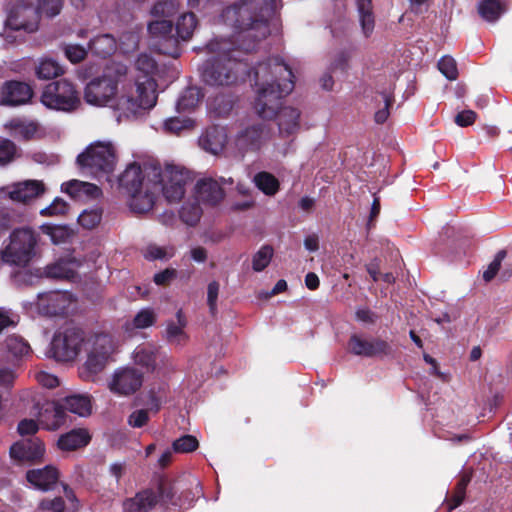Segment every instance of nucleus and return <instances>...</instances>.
<instances>
[{"label": "nucleus", "mask_w": 512, "mask_h": 512, "mask_svg": "<svg viewBox=\"0 0 512 512\" xmlns=\"http://www.w3.org/2000/svg\"><path fill=\"white\" fill-rule=\"evenodd\" d=\"M258 96L255 109L263 119L277 118L282 136L294 134L299 129L300 112L293 107H280L281 98L294 87L291 69L279 57L270 58L254 68Z\"/></svg>", "instance_id": "1"}, {"label": "nucleus", "mask_w": 512, "mask_h": 512, "mask_svg": "<svg viewBox=\"0 0 512 512\" xmlns=\"http://www.w3.org/2000/svg\"><path fill=\"white\" fill-rule=\"evenodd\" d=\"M274 0H250L234 4L223 11L226 23L236 30L232 51L252 52L270 33L268 21L274 14Z\"/></svg>", "instance_id": "2"}, {"label": "nucleus", "mask_w": 512, "mask_h": 512, "mask_svg": "<svg viewBox=\"0 0 512 512\" xmlns=\"http://www.w3.org/2000/svg\"><path fill=\"white\" fill-rule=\"evenodd\" d=\"M135 66L145 76L143 80H136L134 90L125 92L117 99L114 108L119 112L118 120L121 117L137 116L143 111L153 108L157 101V85L155 80L149 76L156 69L155 60L147 54H141L138 56Z\"/></svg>", "instance_id": "3"}, {"label": "nucleus", "mask_w": 512, "mask_h": 512, "mask_svg": "<svg viewBox=\"0 0 512 512\" xmlns=\"http://www.w3.org/2000/svg\"><path fill=\"white\" fill-rule=\"evenodd\" d=\"M227 43L209 44L211 51L218 54L204 64L203 81L210 86H232L248 73L247 64L238 60L235 51L226 48Z\"/></svg>", "instance_id": "4"}, {"label": "nucleus", "mask_w": 512, "mask_h": 512, "mask_svg": "<svg viewBox=\"0 0 512 512\" xmlns=\"http://www.w3.org/2000/svg\"><path fill=\"white\" fill-rule=\"evenodd\" d=\"M128 67L120 62L108 64L101 76L91 79L84 89L85 101L93 106L112 105L118 92V85L126 81Z\"/></svg>", "instance_id": "5"}, {"label": "nucleus", "mask_w": 512, "mask_h": 512, "mask_svg": "<svg viewBox=\"0 0 512 512\" xmlns=\"http://www.w3.org/2000/svg\"><path fill=\"white\" fill-rule=\"evenodd\" d=\"M62 0H21L11 9L5 20V31H21L32 33L38 28L40 13L54 17L60 13Z\"/></svg>", "instance_id": "6"}, {"label": "nucleus", "mask_w": 512, "mask_h": 512, "mask_svg": "<svg viewBox=\"0 0 512 512\" xmlns=\"http://www.w3.org/2000/svg\"><path fill=\"white\" fill-rule=\"evenodd\" d=\"M40 234L31 227L12 230L7 244L1 249L6 264L24 268L40 253Z\"/></svg>", "instance_id": "7"}, {"label": "nucleus", "mask_w": 512, "mask_h": 512, "mask_svg": "<svg viewBox=\"0 0 512 512\" xmlns=\"http://www.w3.org/2000/svg\"><path fill=\"white\" fill-rule=\"evenodd\" d=\"M117 162L116 149L111 142L97 141L92 143L77 157L81 168L91 174H109L113 172Z\"/></svg>", "instance_id": "8"}, {"label": "nucleus", "mask_w": 512, "mask_h": 512, "mask_svg": "<svg viewBox=\"0 0 512 512\" xmlns=\"http://www.w3.org/2000/svg\"><path fill=\"white\" fill-rule=\"evenodd\" d=\"M153 184L159 185V192L162 191L169 203L179 202L186 191V185L191 181L189 172L174 165H168L164 170L152 167Z\"/></svg>", "instance_id": "9"}, {"label": "nucleus", "mask_w": 512, "mask_h": 512, "mask_svg": "<svg viewBox=\"0 0 512 512\" xmlns=\"http://www.w3.org/2000/svg\"><path fill=\"white\" fill-rule=\"evenodd\" d=\"M41 102L49 109L64 112L75 111L81 105L75 85L67 79L47 84L42 92Z\"/></svg>", "instance_id": "10"}, {"label": "nucleus", "mask_w": 512, "mask_h": 512, "mask_svg": "<svg viewBox=\"0 0 512 512\" xmlns=\"http://www.w3.org/2000/svg\"><path fill=\"white\" fill-rule=\"evenodd\" d=\"M85 347L88 352L85 368L90 374L97 375L106 367L116 344L109 333L94 332L89 333Z\"/></svg>", "instance_id": "11"}, {"label": "nucleus", "mask_w": 512, "mask_h": 512, "mask_svg": "<svg viewBox=\"0 0 512 512\" xmlns=\"http://www.w3.org/2000/svg\"><path fill=\"white\" fill-rule=\"evenodd\" d=\"M87 335L77 327L57 331L50 344V352L57 361H72L80 353L81 346H86Z\"/></svg>", "instance_id": "12"}, {"label": "nucleus", "mask_w": 512, "mask_h": 512, "mask_svg": "<svg viewBox=\"0 0 512 512\" xmlns=\"http://www.w3.org/2000/svg\"><path fill=\"white\" fill-rule=\"evenodd\" d=\"M350 351L358 356L367 358L394 357L395 350L392 345L379 337L364 338L353 334L348 343Z\"/></svg>", "instance_id": "13"}, {"label": "nucleus", "mask_w": 512, "mask_h": 512, "mask_svg": "<svg viewBox=\"0 0 512 512\" xmlns=\"http://www.w3.org/2000/svg\"><path fill=\"white\" fill-rule=\"evenodd\" d=\"M37 309L42 317H67L75 309V302L68 293L39 294Z\"/></svg>", "instance_id": "14"}, {"label": "nucleus", "mask_w": 512, "mask_h": 512, "mask_svg": "<svg viewBox=\"0 0 512 512\" xmlns=\"http://www.w3.org/2000/svg\"><path fill=\"white\" fill-rule=\"evenodd\" d=\"M150 35L158 42L154 43L160 53L177 58L180 55L178 37L173 34L171 20H154L148 24Z\"/></svg>", "instance_id": "15"}, {"label": "nucleus", "mask_w": 512, "mask_h": 512, "mask_svg": "<svg viewBox=\"0 0 512 512\" xmlns=\"http://www.w3.org/2000/svg\"><path fill=\"white\" fill-rule=\"evenodd\" d=\"M181 488H183V480L159 477L154 489L156 505H160L169 512H180L181 504L177 501H179L178 492Z\"/></svg>", "instance_id": "16"}, {"label": "nucleus", "mask_w": 512, "mask_h": 512, "mask_svg": "<svg viewBox=\"0 0 512 512\" xmlns=\"http://www.w3.org/2000/svg\"><path fill=\"white\" fill-rule=\"evenodd\" d=\"M9 453L18 462H36L44 456L45 446L39 438H27L14 443Z\"/></svg>", "instance_id": "17"}, {"label": "nucleus", "mask_w": 512, "mask_h": 512, "mask_svg": "<svg viewBox=\"0 0 512 512\" xmlns=\"http://www.w3.org/2000/svg\"><path fill=\"white\" fill-rule=\"evenodd\" d=\"M67 414L62 403L57 401H46L38 411V422L41 427L48 431H55L66 423Z\"/></svg>", "instance_id": "18"}, {"label": "nucleus", "mask_w": 512, "mask_h": 512, "mask_svg": "<svg viewBox=\"0 0 512 512\" xmlns=\"http://www.w3.org/2000/svg\"><path fill=\"white\" fill-rule=\"evenodd\" d=\"M143 383V374L135 368H125L116 372L110 389L119 395H131L135 393Z\"/></svg>", "instance_id": "19"}, {"label": "nucleus", "mask_w": 512, "mask_h": 512, "mask_svg": "<svg viewBox=\"0 0 512 512\" xmlns=\"http://www.w3.org/2000/svg\"><path fill=\"white\" fill-rule=\"evenodd\" d=\"M33 95L31 87L23 82H6L0 89V103L18 106L27 103Z\"/></svg>", "instance_id": "20"}, {"label": "nucleus", "mask_w": 512, "mask_h": 512, "mask_svg": "<svg viewBox=\"0 0 512 512\" xmlns=\"http://www.w3.org/2000/svg\"><path fill=\"white\" fill-rule=\"evenodd\" d=\"M159 192L158 184L147 182L145 187L129 192V206L135 213L144 214L149 212L155 203V195Z\"/></svg>", "instance_id": "21"}, {"label": "nucleus", "mask_w": 512, "mask_h": 512, "mask_svg": "<svg viewBox=\"0 0 512 512\" xmlns=\"http://www.w3.org/2000/svg\"><path fill=\"white\" fill-rule=\"evenodd\" d=\"M147 182L150 185L153 184L152 168L149 172L143 174L140 165L137 163L129 164L119 177V184L127 193L145 187Z\"/></svg>", "instance_id": "22"}, {"label": "nucleus", "mask_w": 512, "mask_h": 512, "mask_svg": "<svg viewBox=\"0 0 512 512\" xmlns=\"http://www.w3.org/2000/svg\"><path fill=\"white\" fill-rule=\"evenodd\" d=\"M25 477L34 488L49 491L57 484L59 471L53 465H46L43 468L28 470Z\"/></svg>", "instance_id": "23"}, {"label": "nucleus", "mask_w": 512, "mask_h": 512, "mask_svg": "<svg viewBox=\"0 0 512 512\" xmlns=\"http://www.w3.org/2000/svg\"><path fill=\"white\" fill-rule=\"evenodd\" d=\"M195 192L199 201L215 206L225 197L221 184L212 178H203L197 181Z\"/></svg>", "instance_id": "24"}, {"label": "nucleus", "mask_w": 512, "mask_h": 512, "mask_svg": "<svg viewBox=\"0 0 512 512\" xmlns=\"http://www.w3.org/2000/svg\"><path fill=\"white\" fill-rule=\"evenodd\" d=\"M227 136L224 128L212 126L199 137V146L213 155L219 154L225 147Z\"/></svg>", "instance_id": "25"}, {"label": "nucleus", "mask_w": 512, "mask_h": 512, "mask_svg": "<svg viewBox=\"0 0 512 512\" xmlns=\"http://www.w3.org/2000/svg\"><path fill=\"white\" fill-rule=\"evenodd\" d=\"M267 136L268 130L265 124H253L238 135L237 145L241 149H258Z\"/></svg>", "instance_id": "26"}, {"label": "nucleus", "mask_w": 512, "mask_h": 512, "mask_svg": "<svg viewBox=\"0 0 512 512\" xmlns=\"http://www.w3.org/2000/svg\"><path fill=\"white\" fill-rule=\"evenodd\" d=\"M44 192V184L37 180L17 183L9 192V197L16 202L27 203Z\"/></svg>", "instance_id": "27"}, {"label": "nucleus", "mask_w": 512, "mask_h": 512, "mask_svg": "<svg viewBox=\"0 0 512 512\" xmlns=\"http://www.w3.org/2000/svg\"><path fill=\"white\" fill-rule=\"evenodd\" d=\"M156 506L155 492L153 488L143 489L128 498L123 503L125 512H149Z\"/></svg>", "instance_id": "28"}, {"label": "nucleus", "mask_w": 512, "mask_h": 512, "mask_svg": "<svg viewBox=\"0 0 512 512\" xmlns=\"http://www.w3.org/2000/svg\"><path fill=\"white\" fill-rule=\"evenodd\" d=\"M91 441V435L85 428H76L62 434L57 445L62 451H74L87 446Z\"/></svg>", "instance_id": "29"}, {"label": "nucleus", "mask_w": 512, "mask_h": 512, "mask_svg": "<svg viewBox=\"0 0 512 512\" xmlns=\"http://www.w3.org/2000/svg\"><path fill=\"white\" fill-rule=\"evenodd\" d=\"M65 413L67 411L80 417H87L92 412L91 399L87 395H70L63 399L62 403Z\"/></svg>", "instance_id": "30"}, {"label": "nucleus", "mask_w": 512, "mask_h": 512, "mask_svg": "<svg viewBox=\"0 0 512 512\" xmlns=\"http://www.w3.org/2000/svg\"><path fill=\"white\" fill-rule=\"evenodd\" d=\"M471 479V472H465L460 476L451 496L447 498L446 505L448 512L453 511L463 503L466 496V489L469 483L471 482Z\"/></svg>", "instance_id": "31"}, {"label": "nucleus", "mask_w": 512, "mask_h": 512, "mask_svg": "<svg viewBox=\"0 0 512 512\" xmlns=\"http://www.w3.org/2000/svg\"><path fill=\"white\" fill-rule=\"evenodd\" d=\"M89 48L95 55L106 58L116 51V40L110 34H103L91 40Z\"/></svg>", "instance_id": "32"}, {"label": "nucleus", "mask_w": 512, "mask_h": 512, "mask_svg": "<svg viewBox=\"0 0 512 512\" xmlns=\"http://www.w3.org/2000/svg\"><path fill=\"white\" fill-rule=\"evenodd\" d=\"M505 10V4L501 0H482L478 4V13L488 22L497 21Z\"/></svg>", "instance_id": "33"}, {"label": "nucleus", "mask_w": 512, "mask_h": 512, "mask_svg": "<svg viewBox=\"0 0 512 512\" xmlns=\"http://www.w3.org/2000/svg\"><path fill=\"white\" fill-rule=\"evenodd\" d=\"M35 74L39 79L49 80L64 74V69L54 59L45 57L39 60Z\"/></svg>", "instance_id": "34"}, {"label": "nucleus", "mask_w": 512, "mask_h": 512, "mask_svg": "<svg viewBox=\"0 0 512 512\" xmlns=\"http://www.w3.org/2000/svg\"><path fill=\"white\" fill-rule=\"evenodd\" d=\"M178 12V3L174 0L156 2L151 8L150 14L155 20H171Z\"/></svg>", "instance_id": "35"}, {"label": "nucleus", "mask_w": 512, "mask_h": 512, "mask_svg": "<svg viewBox=\"0 0 512 512\" xmlns=\"http://www.w3.org/2000/svg\"><path fill=\"white\" fill-rule=\"evenodd\" d=\"M357 8L363 32L366 36H368L374 29L372 0H357Z\"/></svg>", "instance_id": "36"}, {"label": "nucleus", "mask_w": 512, "mask_h": 512, "mask_svg": "<svg viewBox=\"0 0 512 512\" xmlns=\"http://www.w3.org/2000/svg\"><path fill=\"white\" fill-rule=\"evenodd\" d=\"M197 20L193 13L183 14L177 21L176 24V37L183 41L189 40L196 28Z\"/></svg>", "instance_id": "37"}, {"label": "nucleus", "mask_w": 512, "mask_h": 512, "mask_svg": "<svg viewBox=\"0 0 512 512\" xmlns=\"http://www.w3.org/2000/svg\"><path fill=\"white\" fill-rule=\"evenodd\" d=\"M193 486L195 487V489H198L200 488V483L196 479L189 481V483L183 480V488H181L180 491L178 492V502H180L181 504V511L190 508L193 502L198 497L200 491L193 492Z\"/></svg>", "instance_id": "38"}, {"label": "nucleus", "mask_w": 512, "mask_h": 512, "mask_svg": "<svg viewBox=\"0 0 512 512\" xmlns=\"http://www.w3.org/2000/svg\"><path fill=\"white\" fill-rule=\"evenodd\" d=\"M254 183L266 195H274L279 189V182L268 172H259L254 176Z\"/></svg>", "instance_id": "39"}, {"label": "nucleus", "mask_w": 512, "mask_h": 512, "mask_svg": "<svg viewBox=\"0 0 512 512\" xmlns=\"http://www.w3.org/2000/svg\"><path fill=\"white\" fill-rule=\"evenodd\" d=\"M5 343L8 352L15 357H24L31 353V347L29 343L21 336L11 335L7 337Z\"/></svg>", "instance_id": "40"}, {"label": "nucleus", "mask_w": 512, "mask_h": 512, "mask_svg": "<svg viewBox=\"0 0 512 512\" xmlns=\"http://www.w3.org/2000/svg\"><path fill=\"white\" fill-rule=\"evenodd\" d=\"M202 97L203 95L200 93L199 88L189 87L180 96L177 102V109L181 111L193 109L197 106Z\"/></svg>", "instance_id": "41"}, {"label": "nucleus", "mask_w": 512, "mask_h": 512, "mask_svg": "<svg viewBox=\"0 0 512 512\" xmlns=\"http://www.w3.org/2000/svg\"><path fill=\"white\" fill-rule=\"evenodd\" d=\"M186 322H169L166 329V339L172 345L184 344L187 335L184 332Z\"/></svg>", "instance_id": "42"}, {"label": "nucleus", "mask_w": 512, "mask_h": 512, "mask_svg": "<svg viewBox=\"0 0 512 512\" xmlns=\"http://www.w3.org/2000/svg\"><path fill=\"white\" fill-rule=\"evenodd\" d=\"M134 360L136 364L145 367L147 370H153L156 365V354L150 348L138 346L134 352Z\"/></svg>", "instance_id": "43"}, {"label": "nucleus", "mask_w": 512, "mask_h": 512, "mask_svg": "<svg viewBox=\"0 0 512 512\" xmlns=\"http://www.w3.org/2000/svg\"><path fill=\"white\" fill-rule=\"evenodd\" d=\"M201 214L202 209L198 203L186 204L180 210L181 220L189 226H195L199 222Z\"/></svg>", "instance_id": "44"}, {"label": "nucleus", "mask_w": 512, "mask_h": 512, "mask_svg": "<svg viewBox=\"0 0 512 512\" xmlns=\"http://www.w3.org/2000/svg\"><path fill=\"white\" fill-rule=\"evenodd\" d=\"M273 256V249L265 245L257 251L252 259V268L256 272L264 270L270 263Z\"/></svg>", "instance_id": "45"}, {"label": "nucleus", "mask_w": 512, "mask_h": 512, "mask_svg": "<svg viewBox=\"0 0 512 512\" xmlns=\"http://www.w3.org/2000/svg\"><path fill=\"white\" fill-rule=\"evenodd\" d=\"M198 447L199 442L197 438L190 434L183 435L172 443V448L177 453H190Z\"/></svg>", "instance_id": "46"}, {"label": "nucleus", "mask_w": 512, "mask_h": 512, "mask_svg": "<svg viewBox=\"0 0 512 512\" xmlns=\"http://www.w3.org/2000/svg\"><path fill=\"white\" fill-rule=\"evenodd\" d=\"M102 219V210L101 209H90L84 210L78 216V223L85 229H93L95 228Z\"/></svg>", "instance_id": "47"}, {"label": "nucleus", "mask_w": 512, "mask_h": 512, "mask_svg": "<svg viewBox=\"0 0 512 512\" xmlns=\"http://www.w3.org/2000/svg\"><path fill=\"white\" fill-rule=\"evenodd\" d=\"M43 232L50 235L55 244L65 242L71 235V230L66 226L43 225Z\"/></svg>", "instance_id": "48"}, {"label": "nucleus", "mask_w": 512, "mask_h": 512, "mask_svg": "<svg viewBox=\"0 0 512 512\" xmlns=\"http://www.w3.org/2000/svg\"><path fill=\"white\" fill-rule=\"evenodd\" d=\"M440 72L449 80H456L458 77V70L456 61L450 56L442 57L438 62Z\"/></svg>", "instance_id": "49"}, {"label": "nucleus", "mask_w": 512, "mask_h": 512, "mask_svg": "<svg viewBox=\"0 0 512 512\" xmlns=\"http://www.w3.org/2000/svg\"><path fill=\"white\" fill-rule=\"evenodd\" d=\"M192 127L193 121L189 118L172 117L165 121V129L174 134H179Z\"/></svg>", "instance_id": "50"}, {"label": "nucleus", "mask_w": 512, "mask_h": 512, "mask_svg": "<svg viewBox=\"0 0 512 512\" xmlns=\"http://www.w3.org/2000/svg\"><path fill=\"white\" fill-rule=\"evenodd\" d=\"M44 273L49 278L61 279V278H69L72 276L73 271L68 268L65 263H55L52 265H48Z\"/></svg>", "instance_id": "51"}, {"label": "nucleus", "mask_w": 512, "mask_h": 512, "mask_svg": "<svg viewBox=\"0 0 512 512\" xmlns=\"http://www.w3.org/2000/svg\"><path fill=\"white\" fill-rule=\"evenodd\" d=\"M17 155L16 145L8 139L0 141V164H7L14 160Z\"/></svg>", "instance_id": "52"}, {"label": "nucleus", "mask_w": 512, "mask_h": 512, "mask_svg": "<svg viewBox=\"0 0 512 512\" xmlns=\"http://www.w3.org/2000/svg\"><path fill=\"white\" fill-rule=\"evenodd\" d=\"M38 508L42 511L64 512L65 501L60 496L53 499L45 498L39 502Z\"/></svg>", "instance_id": "53"}, {"label": "nucleus", "mask_w": 512, "mask_h": 512, "mask_svg": "<svg viewBox=\"0 0 512 512\" xmlns=\"http://www.w3.org/2000/svg\"><path fill=\"white\" fill-rule=\"evenodd\" d=\"M380 96L384 105L383 108L375 112L374 119L376 123L383 124L389 117V108L393 104L394 99L386 93H381Z\"/></svg>", "instance_id": "54"}, {"label": "nucleus", "mask_w": 512, "mask_h": 512, "mask_svg": "<svg viewBox=\"0 0 512 512\" xmlns=\"http://www.w3.org/2000/svg\"><path fill=\"white\" fill-rule=\"evenodd\" d=\"M506 252L504 250L499 251L493 261L489 264L488 268L483 273L485 281H491L500 269L501 262L505 258Z\"/></svg>", "instance_id": "55"}, {"label": "nucleus", "mask_w": 512, "mask_h": 512, "mask_svg": "<svg viewBox=\"0 0 512 512\" xmlns=\"http://www.w3.org/2000/svg\"><path fill=\"white\" fill-rule=\"evenodd\" d=\"M149 421V412L146 409H139L132 412L128 417V424L133 428H142Z\"/></svg>", "instance_id": "56"}, {"label": "nucleus", "mask_w": 512, "mask_h": 512, "mask_svg": "<svg viewBox=\"0 0 512 512\" xmlns=\"http://www.w3.org/2000/svg\"><path fill=\"white\" fill-rule=\"evenodd\" d=\"M64 53L72 63H78L85 58L87 51L80 45L70 44L64 47Z\"/></svg>", "instance_id": "57"}, {"label": "nucleus", "mask_w": 512, "mask_h": 512, "mask_svg": "<svg viewBox=\"0 0 512 512\" xmlns=\"http://www.w3.org/2000/svg\"><path fill=\"white\" fill-rule=\"evenodd\" d=\"M67 211V204L65 201H63L62 199H55L54 202L42 209L40 211V214L43 215V216H55V215H63L65 214Z\"/></svg>", "instance_id": "58"}, {"label": "nucleus", "mask_w": 512, "mask_h": 512, "mask_svg": "<svg viewBox=\"0 0 512 512\" xmlns=\"http://www.w3.org/2000/svg\"><path fill=\"white\" fill-rule=\"evenodd\" d=\"M39 425L38 420L23 419L19 422L17 431L22 436L34 435L39 430Z\"/></svg>", "instance_id": "59"}, {"label": "nucleus", "mask_w": 512, "mask_h": 512, "mask_svg": "<svg viewBox=\"0 0 512 512\" xmlns=\"http://www.w3.org/2000/svg\"><path fill=\"white\" fill-rule=\"evenodd\" d=\"M154 322H125L123 326L124 334L126 338L135 337L140 330L151 326Z\"/></svg>", "instance_id": "60"}, {"label": "nucleus", "mask_w": 512, "mask_h": 512, "mask_svg": "<svg viewBox=\"0 0 512 512\" xmlns=\"http://www.w3.org/2000/svg\"><path fill=\"white\" fill-rule=\"evenodd\" d=\"M162 400L159 397L154 389L149 390L147 393V400L145 405L147 406L146 410L148 412L158 413L161 408Z\"/></svg>", "instance_id": "61"}, {"label": "nucleus", "mask_w": 512, "mask_h": 512, "mask_svg": "<svg viewBox=\"0 0 512 512\" xmlns=\"http://www.w3.org/2000/svg\"><path fill=\"white\" fill-rule=\"evenodd\" d=\"M36 379L39 384L49 389H53L59 386V379L55 375L49 374L47 372L37 373Z\"/></svg>", "instance_id": "62"}, {"label": "nucleus", "mask_w": 512, "mask_h": 512, "mask_svg": "<svg viewBox=\"0 0 512 512\" xmlns=\"http://www.w3.org/2000/svg\"><path fill=\"white\" fill-rule=\"evenodd\" d=\"M476 116L474 111L464 110L455 116V123L461 127H466L474 123Z\"/></svg>", "instance_id": "63"}, {"label": "nucleus", "mask_w": 512, "mask_h": 512, "mask_svg": "<svg viewBox=\"0 0 512 512\" xmlns=\"http://www.w3.org/2000/svg\"><path fill=\"white\" fill-rule=\"evenodd\" d=\"M177 272L175 269H165L164 271H161L154 275V282L157 285H167L172 281L174 278H176Z\"/></svg>", "instance_id": "64"}]
</instances>
